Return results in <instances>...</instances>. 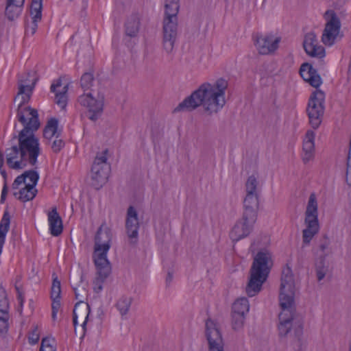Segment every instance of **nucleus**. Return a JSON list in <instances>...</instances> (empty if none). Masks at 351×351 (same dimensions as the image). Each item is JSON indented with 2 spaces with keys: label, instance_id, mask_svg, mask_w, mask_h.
Wrapping results in <instances>:
<instances>
[{
  "label": "nucleus",
  "instance_id": "nucleus-1",
  "mask_svg": "<svg viewBox=\"0 0 351 351\" xmlns=\"http://www.w3.org/2000/svg\"><path fill=\"white\" fill-rule=\"evenodd\" d=\"M32 86L25 85L21 80L19 84V92L14 100L17 101L21 95L23 99L17 109V119L24 128L21 130L18 136L14 135L13 138H17L19 149L21 151V158L24 162H28L31 165L34 166L37 163L38 157L40 153V143L38 138L34 135V132L40 128V123L38 119L37 110L30 106L23 107L25 102L29 99V94H25V88L32 92Z\"/></svg>",
  "mask_w": 351,
  "mask_h": 351
},
{
  "label": "nucleus",
  "instance_id": "nucleus-2",
  "mask_svg": "<svg viewBox=\"0 0 351 351\" xmlns=\"http://www.w3.org/2000/svg\"><path fill=\"white\" fill-rule=\"evenodd\" d=\"M227 86L228 82L223 78L217 80L214 85L204 83L180 103L173 112H191L202 106L209 114L216 113L226 103L225 90Z\"/></svg>",
  "mask_w": 351,
  "mask_h": 351
},
{
  "label": "nucleus",
  "instance_id": "nucleus-3",
  "mask_svg": "<svg viewBox=\"0 0 351 351\" xmlns=\"http://www.w3.org/2000/svg\"><path fill=\"white\" fill-rule=\"evenodd\" d=\"M272 265L271 254L267 250L258 252L254 258L250 271V279L245 288L249 297H253L261 291Z\"/></svg>",
  "mask_w": 351,
  "mask_h": 351
},
{
  "label": "nucleus",
  "instance_id": "nucleus-4",
  "mask_svg": "<svg viewBox=\"0 0 351 351\" xmlns=\"http://www.w3.org/2000/svg\"><path fill=\"white\" fill-rule=\"evenodd\" d=\"M112 233L111 229L103 223L97 229L94 238L93 258L99 265L110 263L107 254L111 247Z\"/></svg>",
  "mask_w": 351,
  "mask_h": 351
},
{
  "label": "nucleus",
  "instance_id": "nucleus-5",
  "mask_svg": "<svg viewBox=\"0 0 351 351\" xmlns=\"http://www.w3.org/2000/svg\"><path fill=\"white\" fill-rule=\"evenodd\" d=\"M27 178H29L31 183L26 184L18 193H13L15 197L19 194L18 199L23 202L31 201L36 197L38 193L36 186L39 180L38 173L33 169L25 171L21 175L17 176L12 184L13 189H17L19 185L25 183Z\"/></svg>",
  "mask_w": 351,
  "mask_h": 351
},
{
  "label": "nucleus",
  "instance_id": "nucleus-6",
  "mask_svg": "<svg viewBox=\"0 0 351 351\" xmlns=\"http://www.w3.org/2000/svg\"><path fill=\"white\" fill-rule=\"evenodd\" d=\"M295 280L291 268L287 265L281 276L279 301L282 310H289L294 304Z\"/></svg>",
  "mask_w": 351,
  "mask_h": 351
},
{
  "label": "nucleus",
  "instance_id": "nucleus-7",
  "mask_svg": "<svg viewBox=\"0 0 351 351\" xmlns=\"http://www.w3.org/2000/svg\"><path fill=\"white\" fill-rule=\"evenodd\" d=\"M317 213V202L315 193L310 195L306 210L305 212L304 222L306 228L302 231L303 243L308 244L315 234L319 229Z\"/></svg>",
  "mask_w": 351,
  "mask_h": 351
},
{
  "label": "nucleus",
  "instance_id": "nucleus-8",
  "mask_svg": "<svg viewBox=\"0 0 351 351\" xmlns=\"http://www.w3.org/2000/svg\"><path fill=\"white\" fill-rule=\"evenodd\" d=\"M108 152V149H106L100 155L97 154L92 165L90 184L97 190L102 187L109 177L110 166L107 162Z\"/></svg>",
  "mask_w": 351,
  "mask_h": 351
},
{
  "label": "nucleus",
  "instance_id": "nucleus-9",
  "mask_svg": "<svg viewBox=\"0 0 351 351\" xmlns=\"http://www.w3.org/2000/svg\"><path fill=\"white\" fill-rule=\"evenodd\" d=\"M325 94L321 90H316L310 96L306 108L309 123L313 129L319 128L324 113Z\"/></svg>",
  "mask_w": 351,
  "mask_h": 351
},
{
  "label": "nucleus",
  "instance_id": "nucleus-10",
  "mask_svg": "<svg viewBox=\"0 0 351 351\" xmlns=\"http://www.w3.org/2000/svg\"><path fill=\"white\" fill-rule=\"evenodd\" d=\"M324 17L326 21L324 29L322 36V42L326 46H332L336 40L343 36L340 35L341 21L335 12L332 10H327Z\"/></svg>",
  "mask_w": 351,
  "mask_h": 351
},
{
  "label": "nucleus",
  "instance_id": "nucleus-11",
  "mask_svg": "<svg viewBox=\"0 0 351 351\" xmlns=\"http://www.w3.org/2000/svg\"><path fill=\"white\" fill-rule=\"evenodd\" d=\"M105 96L103 92H98L96 98L91 93L83 94L78 97V102L88 109V119L97 121L101 115L104 108Z\"/></svg>",
  "mask_w": 351,
  "mask_h": 351
},
{
  "label": "nucleus",
  "instance_id": "nucleus-12",
  "mask_svg": "<svg viewBox=\"0 0 351 351\" xmlns=\"http://www.w3.org/2000/svg\"><path fill=\"white\" fill-rule=\"evenodd\" d=\"M178 38V21H172L171 19H163L162 47L167 53L170 54L173 52Z\"/></svg>",
  "mask_w": 351,
  "mask_h": 351
},
{
  "label": "nucleus",
  "instance_id": "nucleus-13",
  "mask_svg": "<svg viewBox=\"0 0 351 351\" xmlns=\"http://www.w3.org/2000/svg\"><path fill=\"white\" fill-rule=\"evenodd\" d=\"M206 337L209 351H223L222 335L217 324L210 319L206 322Z\"/></svg>",
  "mask_w": 351,
  "mask_h": 351
},
{
  "label": "nucleus",
  "instance_id": "nucleus-14",
  "mask_svg": "<svg viewBox=\"0 0 351 351\" xmlns=\"http://www.w3.org/2000/svg\"><path fill=\"white\" fill-rule=\"evenodd\" d=\"M60 134L61 130H58V119L55 117L49 119L43 129V136L49 140L53 136L56 137L51 145V149L56 153L59 152L65 145L62 139L58 138Z\"/></svg>",
  "mask_w": 351,
  "mask_h": 351
},
{
  "label": "nucleus",
  "instance_id": "nucleus-15",
  "mask_svg": "<svg viewBox=\"0 0 351 351\" xmlns=\"http://www.w3.org/2000/svg\"><path fill=\"white\" fill-rule=\"evenodd\" d=\"M280 41V37L275 38L272 34H257L254 44L260 54L267 55L278 48Z\"/></svg>",
  "mask_w": 351,
  "mask_h": 351
},
{
  "label": "nucleus",
  "instance_id": "nucleus-16",
  "mask_svg": "<svg viewBox=\"0 0 351 351\" xmlns=\"http://www.w3.org/2000/svg\"><path fill=\"white\" fill-rule=\"evenodd\" d=\"M302 46L306 54L312 58L321 59L326 56L324 47L318 45L317 36L313 32L304 35Z\"/></svg>",
  "mask_w": 351,
  "mask_h": 351
},
{
  "label": "nucleus",
  "instance_id": "nucleus-17",
  "mask_svg": "<svg viewBox=\"0 0 351 351\" xmlns=\"http://www.w3.org/2000/svg\"><path fill=\"white\" fill-rule=\"evenodd\" d=\"M256 221V219L252 221L248 217L245 218V215H242V218L236 223L230 233L232 241L237 242L247 237L252 232Z\"/></svg>",
  "mask_w": 351,
  "mask_h": 351
},
{
  "label": "nucleus",
  "instance_id": "nucleus-18",
  "mask_svg": "<svg viewBox=\"0 0 351 351\" xmlns=\"http://www.w3.org/2000/svg\"><path fill=\"white\" fill-rule=\"evenodd\" d=\"M125 228L128 236L131 239L130 243H136L138 234L139 222L138 213L132 206H130L127 210Z\"/></svg>",
  "mask_w": 351,
  "mask_h": 351
},
{
  "label": "nucleus",
  "instance_id": "nucleus-19",
  "mask_svg": "<svg viewBox=\"0 0 351 351\" xmlns=\"http://www.w3.org/2000/svg\"><path fill=\"white\" fill-rule=\"evenodd\" d=\"M300 74L304 81L308 82L314 88H317L322 83L317 69H314L308 62H304L301 65Z\"/></svg>",
  "mask_w": 351,
  "mask_h": 351
},
{
  "label": "nucleus",
  "instance_id": "nucleus-20",
  "mask_svg": "<svg viewBox=\"0 0 351 351\" xmlns=\"http://www.w3.org/2000/svg\"><path fill=\"white\" fill-rule=\"evenodd\" d=\"M259 206L258 195H246L243 199V213L245 218L249 217L252 221L257 219V213Z\"/></svg>",
  "mask_w": 351,
  "mask_h": 351
},
{
  "label": "nucleus",
  "instance_id": "nucleus-21",
  "mask_svg": "<svg viewBox=\"0 0 351 351\" xmlns=\"http://www.w3.org/2000/svg\"><path fill=\"white\" fill-rule=\"evenodd\" d=\"M97 269V277L93 281V289L96 293L100 292L103 289V283L108 277L111 272L110 263L107 264L99 265L97 262H94Z\"/></svg>",
  "mask_w": 351,
  "mask_h": 351
},
{
  "label": "nucleus",
  "instance_id": "nucleus-22",
  "mask_svg": "<svg viewBox=\"0 0 351 351\" xmlns=\"http://www.w3.org/2000/svg\"><path fill=\"white\" fill-rule=\"evenodd\" d=\"M293 319V306L289 310L281 312L279 315L280 324L278 325L279 335L286 337L290 332Z\"/></svg>",
  "mask_w": 351,
  "mask_h": 351
},
{
  "label": "nucleus",
  "instance_id": "nucleus-23",
  "mask_svg": "<svg viewBox=\"0 0 351 351\" xmlns=\"http://www.w3.org/2000/svg\"><path fill=\"white\" fill-rule=\"evenodd\" d=\"M25 0H7L5 16L10 21L16 19L22 12Z\"/></svg>",
  "mask_w": 351,
  "mask_h": 351
},
{
  "label": "nucleus",
  "instance_id": "nucleus-24",
  "mask_svg": "<svg viewBox=\"0 0 351 351\" xmlns=\"http://www.w3.org/2000/svg\"><path fill=\"white\" fill-rule=\"evenodd\" d=\"M90 313V308L88 303L80 300L74 306L73 311V325H77V320L86 321L87 324L89 314Z\"/></svg>",
  "mask_w": 351,
  "mask_h": 351
},
{
  "label": "nucleus",
  "instance_id": "nucleus-25",
  "mask_svg": "<svg viewBox=\"0 0 351 351\" xmlns=\"http://www.w3.org/2000/svg\"><path fill=\"white\" fill-rule=\"evenodd\" d=\"M48 221L51 234L54 237L61 234L63 230L62 221L56 207L49 212Z\"/></svg>",
  "mask_w": 351,
  "mask_h": 351
},
{
  "label": "nucleus",
  "instance_id": "nucleus-26",
  "mask_svg": "<svg viewBox=\"0 0 351 351\" xmlns=\"http://www.w3.org/2000/svg\"><path fill=\"white\" fill-rule=\"evenodd\" d=\"M19 148L18 145H13L5 150L7 165L12 169H21L26 166V162H24L22 159L14 161V159L17 158L18 154L21 155V151Z\"/></svg>",
  "mask_w": 351,
  "mask_h": 351
},
{
  "label": "nucleus",
  "instance_id": "nucleus-27",
  "mask_svg": "<svg viewBox=\"0 0 351 351\" xmlns=\"http://www.w3.org/2000/svg\"><path fill=\"white\" fill-rule=\"evenodd\" d=\"M314 139L315 132L312 130H308L303 143V151L304 152L303 161L304 163H307L313 157L315 150Z\"/></svg>",
  "mask_w": 351,
  "mask_h": 351
},
{
  "label": "nucleus",
  "instance_id": "nucleus-28",
  "mask_svg": "<svg viewBox=\"0 0 351 351\" xmlns=\"http://www.w3.org/2000/svg\"><path fill=\"white\" fill-rule=\"evenodd\" d=\"M84 274L81 270H74L70 276V282L71 287L75 292V298L79 299L81 294L85 292V287L78 289V287L84 282Z\"/></svg>",
  "mask_w": 351,
  "mask_h": 351
},
{
  "label": "nucleus",
  "instance_id": "nucleus-29",
  "mask_svg": "<svg viewBox=\"0 0 351 351\" xmlns=\"http://www.w3.org/2000/svg\"><path fill=\"white\" fill-rule=\"evenodd\" d=\"M140 24V17L138 14H132L128 17L125 23L126 36L130 38L136 37L139 32Z\"/></svg>",
  "mask_w": 351,
  "mask_h": 351
},
{
  "label": "nucleus",
  "instance_id": "nucleus-30",
  "mask_svg": "<svg viewBox=\"0 0 351 351\" xmlns=\"http://www.w3.org/2000/svg\"><path fill=\"white\" fill-rule=\"evenodd\" d=\"M165 12L163 19L178 21V14L180 8L178 0H165Z\"/></svg>",
  "mask_w": 351,
  "mask_h": 351
},
{
  "label": "nucleus",
  "instance_id": "nucleus-31",
  "mask_svg": "<svg viewBox=\"0 0 351 351\" xmlns=\"http://www.w3.org/2000/svg\"><path fill=\"white\" fill-rule=\"evenodd\" d=\"M328 254H322L315 261V271L318 281L324 278L328 271V265L326 263V257Z\"/></svg>",
  "mask_w": 351,
  "mask_h": 351
},
{
  "label": "nucleus",
  "instance_id": "nucleus-32",
  "mask_svg": "<svg viewBox=\"0 0 351 351\" xmlns=\"http://www.w3.org/2000/svg\"><path fill=\"white\" fill-rule=\"evenodd\" d=\"M250 308L248 300L246 298L237 299L232 304V312L245 315Z\"/></svg>",
  "mask_w": 351,
  "mask_h": 351
},
{
  "label": "nucleus",
  "instance_id": "nucleus-33",
  "mask_svg": "<svg viewBox=\"0 0 351 351\" xmlns=\"http://www.w3.org/2000/svg\"><path fill=\"white\" fill-rule=\"evenodd\" d=\"M132 302V298L123 296L117 302L116 306L122 316L128 313L130 308Z\"/></svg>",
  "mask_w": 351,
  "mask_h": 351
},
{
  "label": "nucleus",
  "instance_id": "nucleus-34",
  "mask_svg": "<svg viewBox=\"0 0 351 351\" xmlns=\"http://www.w3.org/2000/svg\"><path fill=\"white\" fill-rule=\"evenodd\" d=\"M43 0H32L29 14L32 18L42 19Z\"/></svg>",
  "mask_w": 351,
  "mask_h": 351
},
{
  "label": "nucleus",
  "instance_id": "nucleus-35",
  "mask_svg": "<svg viewBox=\"0 0 351 351\" xmlns=\"http://www.w3.org/2000/svg\"><path fill=\"white\" fill-rule=\"evenodd\" d=\"M258 181L254 176H250L245 183L246 195H258L256 192Z\"/></svg>",
  "mask_w": 351,
  "mask_h": 351
},
{
  "label": "nucleus",
  "instance_id": "nucleus-36",
  "mask_svg": "<svg viewBox=\"0 0 351 351\" xmlns=\"http://www.w3.org/2000/svg\"><path fill=\"white\" fill-rule=\"evenodd\" d=\"M10 224V215L8 211H5L0 223V236L5 237L9 230Z\"/></svg>",
  "mask_w": 351,
  "mask_h": 351
},
{
  "label": "nucleus",
  "instance_id": "nucleus-37",
  "mask_svg": "<svg viewBox=\"0 0 351 351\" xmlns=\"http://www.w3.org/2000/svg\"><path fill=\"white\" fill-rule=\"evenodd\" d=\"M42 19H36V18H32V21L29 22V19L27 17L25 19V34H27L29 33L31 34V35H34L36 29L38 28V23L41 21Z\"/></svg>",
  "mask_w": 351,
  "mask_h": 351
},
{
  "label": "nucleus",
  "instance_id": "nucleus-38",
  "mask_svg": "<svg viewBox=\"0 0 351 351\" xmlns=\"http://www.w3.org/2000/svg\"><path fill=\"white\" fill-rule=\"evenodd\" d=\"M61 284L57 276L53 274V282L51 291V298H60Z\"/></svg>",
  "mask_w": 351,
  "mask_h": 351
},
{
  "label": "nucleus",
  "instance_id": "nucleus-39",
  "mask_svg": "<svg viewBox=\"0 0 351 351\" xmlns=\"http://www.w3.org/2000/svg\"><path fill=\"white\" fill-rule=\"evenodd\" d=\"M9 302L7 296V293L4 288L0 287V313L1 312L8 313Z\"/></svg>",
  "mask_w": 351,
  "mask_h": 351
},
{
  "label": "nucleus",
  "instance_id": "nucleus-40",
  "mask_svg": "<svg viewBox=\"0 0 351 351\" xmlns=\"http://www.w3.org/2000/svg\"><path fill=\"white\" fill-rule=\"evenodd\" d=\"M245 315L232 312V326L234 330L241 329L244 324Z\"/></svg>",
  "mask_w": 351,
  "mask_h": 351
},
{
  "label": "nucleus",
  "instance_id": "nucleus-41",
  "mask_svg": "<svg viewBox=\"0 0 351 351\" xmlns=\"http://www.w3.org/2000/svg\"><path fill=\"white\" fill-rule=\"evenodd\" d=\"M94 80L93 75L91 73H85L82 75L80 83L82 88L85 90L92 86Z\"/></svg>",
  "mask_w": 351,
  "mask_h": 351
},
{
  "label": "nucleus",
  "instance_id": "nucleus-42",
  "mask_svg": "<svg viewBox=\"0 0 351 351\" xmlns=\"http://www.w3.org/2000/svg\"><path fill=\"white\" fill-rule=\"evenodd\" d=\"M8 320L9 313L2 311L1 313H0V333L3 334L7 332L9 327Z\"/></svg>",
  "mask_w": 351,
  "mask_h": 351
},
{
  "label": "nucleus",
  "instance_id": "nucleus-43",
  "mask_svg": "<svg viewBox=\"0 0 351 351\" xmlns=\"http://www.w3.org/2000/svg\"><path fill=\"white\" fill-rule=\"evenodd\" d=\"M56 103L62 109H64L67 104V96L64 95V93H56Z\"/></svg>",
  "mask_w": 351,
  "mask_h": 351
},
{
  "label": "nucleus",
  "instance_id": "nucleus-44",
  "mask_svg": "<svg viewBox=\"0 0 351 351\" xmlns=\"http://www.w3.org/2000/svg\"><path fill=\"white\" fill-rule=\"evenodd\" d=\"M52 300V304H51V308H52V313H51V317L52 319L54 321L56 319L57 313L58 312L59 308H60L61 304H60V298H51Z\"/></svg>",
  "mask_w": 351,
  "mask_h": 351
},
{
  "label": "nucleus",
  "instance_id": "nucleus-45",
  "mask_svg": "<svg viewBox=\"0 0 351 351\" xmlns=\"http://www.w3.org/2000/svg\"><path fill=\"white\" fill-rule=\"evenodd\" d=\"M330 242L329 238L326 234H324L320 239L319 248L323 252V254H326V250L328 249Z\"/></svg>",
  "mask_w": 351,
  "mask_h": 351
},
{
  "label": "nucleus",
  "instance_id": "nucleus-46",
  "mask_svg": "<svg viewBox=\"0 0 351 351\" xmlns=\"http://www.w3.org/2000/svg\"><path fill=\"white\" fill-rule=\"evenodd\" d=\"M39 338L40 336L38 332V326H36L28 337L29 343L31 345H35L38 342Z\"/></svg>",
  "mask_w": 351,
  "mask_h": 351
},
{
  "label": "nucleus",
  "instance_id": "nucleus-47",
  "mask_svg": "<svg viewBox=\"0 0 351 351\" xmlns=\"http://www.w3.org/2000/svg\"><path fill=\"white\" fill-rule=\"evenodd\" d=\"M86 321H84L81 325V328H77V325H73L75 328V333L80 337V339H83L85 337L86 332Z\"/></svg>",
  "mask_w": 351,
  "mask_h": 351
},
{
  "label": "nucleus",
  "instance_id": "nucleus-48",
  "mask_svg": "<svg viewBox=\"0 0 351 351\" xmlns=\"http://www.w3.org/2000/svg\"><path fill=\"white\" fill-rule=\"evenodd\" d=\"M14 287H15V289L17 293V299L19 302V306L18 311L20 313V314H21L22 308H23V303H24L23 293L21 291L20 287L16 284H15Z\"/></svg>",
  "mask_w": 351,
  "mask_h": 351
},
{
  "label": "nucleus",
  "instance_id": "nucleus-49",
  "mask_svg": "<svg viewBox=\"0 0 351 351\" xmlns=\"http://www.w3.org/2000/svg\"><path fill=\"white\" fill-rule=\"evenodd\" d=\"M346 182L349 186H351V160L347 162V170H346Z\"/></svg>",
  "mask_w": 351,
  "mask_h": 351
},
{
  "label": "nucleus",
  "instance_id": "nucleus-50",
  "mask_svg": "<svg viewBox=\"0 0 351 351\" xmlns=\"http://www.w3.org/2000/svg\"><path fill=\"white\" fill-rule=\"evenodd\" d=\"M53 346L51 343H50V339L49 337H45L42 339V341H41V345H40V351H43L44 350V348H47V346Z\"/></svg>",
  "mask_w": 351,
  "mask_h": 351
},
{
  "label": "nucleus",
  "instance_id": "nucleus-51",
  "mask_svg": "<svg viewBox=\"0 0 351 351\" xmlns=\"http://www.w3.org/2000/svg\"><path fill=\"white\" fill-rule=\"evenodd\" d=\"M8 187L7 186L6 182H5L3 189H2V191H1V195L0 202L1 204H3L5 202L7 194H8Z\"/></svg>",
  "mask_w": 351,
  "mask_h": 351
},
{
  "label": "nucleus",
  "instance_id": "nucleus-52",
  "mask_svg": "<svg viewBox=\"0 0 351 351\" xmlns=\"http://www.w3.org/2000/svg\"><path fill=\"white\" fill-rule=\"evenodd\" d=\"M61 85H62V82L60 80H58L56 84H51V86L50 87L51 91L53 93H55L56 88L61 86Z\"/></svg>",
  "mask_w": 351,
  "mask_h": 351
},
{
  "label": "nucleus",
  "instance_id": "nucleus-53",
  "mask_svg": "<svg viewBox=\"0 0 351 351\" xmlns=\"http://www.w3.org/2000/svg\"><path fill=\"white\" fill-rule=\"evenodd\" d=\"M172 279H173V274L171 272H168V274H167V276L166 278L167 283V284L170 283L171 282Z\"/></svg>",
  "mask_w": 351,
  "mask_h": 351
},
{
  "label": "nucleus",
  "instance_id": "nucleus-54",
  "mask_svg": "<svg viewBox=\"0 0 351 351\" xmlns=\"http://www.w3.org/2000/svg\"><path fill=\"white\" fill-rule=\"evenodd\" d=\"M0 173H1L2 177L3 178L5 182H6L7 176H8L6 171L5 170H1V169Z\"/></svg>",
  "mask_w": 351,
  "mask_h": 351
},
{
  "label": "nucleus",
  "instance_id": "nucleus-55",
  "mask_svg": "<svg viewBox=\"0 0 351 351\" xmlns=\"http://www.w3.org/2000/svg\"><path fill=\"white\" fill-rule=\"evenodd\" d=\"M43 351H56V349L54 346H47V348H44Z\"/></svg>",
  "mask_w": 351,
  "mask_h": 351
},
{
  "label": "nucleus",
  "instance_id": "nucleus-56",
  "mask_svg": "<svg viewBox=\"0 0 351 351\" xmlns=\"http://www.w3.org/2000/svg\"><path fill=\"white\" fill-rule=\"evenodd\" d=\"M295 333L298 336H300L302 333V326H300L296 330Z\"/></svg>",
  "mask_w": 351,
  "mask_h": 351
},
{
  "label": "nucleus",
  "instance_id": "nucleus-57",
  "mask_svg": "<svg viewBox=\"0 0 351 351\" xmlns=\"http://www.w3.org/2000/svg\"><path fill=\"white\" fill-rule=\"evenodd\" d=\"M68 85H66L63 87L62 91L60 93H64V95H66V93L68 91Z\"/></svg>",
  "mask_w": 351,
  "mask_h": 351
},
{
  "label": "nucleus",
  "instance_id": "nucleus-58",
  "mask_svg": "<svg viewBox=\"0 0 351 351\" xmlns=\"http://www.w3.org/2000/svg\"><path fill=\"white\" fill-rule=\"evenodd\" d=\"M350 160H351V150L349 151L348 155V161L347 162H349Z\"/></svg>",
  "mask_w": 351,
  "mask_h": 351
},
{
  "label": "nucleus",
  "instance_id": "nucleus-59",
  "mask_svg": "<svg viewBox=\"0 0 351 351\" xmlns=\"http://www.w3.org/2000/svg\"><path fill=\"white\" fill-rule=\"evenodd\" d=\"M21 276H17L16 277V283L15 284H18V282L21 280Z\"/></svg>",
  "mask_w": 351,
  "mask_h": 351
},
{
  "label": "nucleus",
  "instance_id": "nucleus-60",
  "mask_svg": "<svg viewBox=\"0 0 351 351\" xmlns=\"http://www.w3.org/2000/svg\"><path fill=\"white\" fill-rule=\"evenodd\" d=\"M350 351H351V346H350Z\"/></svg>",
  "mask_w": 351,
  "mask_h": 351
}]
</instances>
